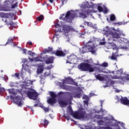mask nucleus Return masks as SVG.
Instances as JSON below:
<instances>
[{
	"instance_id": "f257e3e1",
	"label": "nucleus",
	"mask_w": 129,
	"mask_h": 129,
	"mask_svg": "<svg viewBox=\"0 0 129 129\" xmlns=\"http://www.w3.org/2000/svg\"><path fill=\"white\" fill-rule=\"evenodd\" d=\"M10 10L9 4L7 3L6 1L3 5H0V11L8 12V11H10ZM0 16H2V18H7V19L5 20V23H6L7 26H11V27H13V28L17 27V23H15L13 21H10V19H9V17H11V13L6 14L0 13Z\"/></svg>"
},
{
	"instance_id": "f03ea898",
	"label": "nucleus",
	"mask_w": 129,
	"mask_h": 129,
	"mask_svg": "<svg viewBox=\"0 0 129 129\" xmlns=\"http://www.w3.org/2000/svg\"><path fill=\"white\" fill-rule=\"evenodd\" d=\"M75 17H76V13L68 11L66 15L65 14L61 15L59 17V19L62 20L64 22H67V23H72V20Z\"/></svg>"
},
{
	"instance_id": "7ed1b4c3",
	"label": "nucleus",
	"mask_w": 129,
	"mask_h": 129,
	"mask_svg": "<svg viewBox=\"0 0 129 129\" xmlns=\"http://www.w3.org/2000/svg\"><path fill=\"white\" fill-rule=\"evenodd\" d=\"M74 118L76 119H84L87 118V113H86L85 109L81 107L78 111H75Z\"/></svg>"
},
{
	"instance_id": "20e7f679",
	"label": "nucleus",
	"mask_w": 129,
	"mask_h": 129,
	"mask_svg": "<svg viewBox=\"0 0 129 129\" xmlns=\"http://www.w3.org/2000/svg\"><path fill=\"white\" fill-rule=\"evenodd\" d=\"M97 51V49L95 48V46H91L90 45H86L84 47H82V48L80 49V52L82 53V54H84V53H87V52H90L91 54L94 55L96 54V51Z\"/></svg>"
},
{
	"instance_id": "39448f33",
	"label": "nucleus",
	"mask_w": 129,
	"mask_h": 129,
	"mask_svg": "<svg viewBox=\"0 0 129 129\" xmlns=\"http://www.w3.org/2000/svg\"><path fill=\"white\" fill-rule=\"evenodd\" d=\"M79 69L81 71H89V72H94V69L93 68L91 67V65L88 63H85V62H82L80 64V68Z\"/></svg>"
},
{
	"instance_id": "423d86ee",
	"label": "nucleus",
	"mask_w": 129,
	"mask_h": 129,
	"mask_svg": "<svg viewBox=\"0 0 129 129\" xmlns=\"http://www.w3.org/2000/svg\"><path fill=\"white\" fill-rule=\"evenodd\" d=\"M27 95L30 99H33V100H37L38 98V93L34 90L32 91H28Z\"/></svg>"
},
{
	"instance_id": "0eeeda50",
	"label": "nucleus",
	"mask_w": 129,
	"mask_h": 129,
	"mask_svg": "<svg viewBox=\"0 0 129 129\" xmlns=\"http://www.w3.org/2000/svg\"><path fill=\"white\" fill-rule=\"evenodd\" d=\"M105 34L106 35H110L112 36V38L115 39H120L121 34L118 33L116 31H112L111 30H106L105 31Z\"/></svg>"
},
{
	"instance_id": "6e6552de",
	"label": "nucleus",
	"mask_w": 129,
	"mask_h": 129,
	"mask_svg": "<svg viewBox=\"0 0 129 129\" xmlns=\"http://www.w3.org/2000/svg\"><path fill=\"white\" fill-rule=\"evenodd\" d=\"M73 99V96H71L70 98L68 99L67 102H65L62 100H60L58 101V103L61 106V107H63V106H66V105H68V104H72V100Z\"/></svg>"
},
{
	"instance_id": "1a4fd4ad",
	"label": "nucleus",
	"mask_w": 129,
	"mask_h": 129,
	"mask_svg": "<svg viewBox=\"0 0 129 129\" xmlns=\"http://www.w3.org/2000/svg\"><path fill=\"white\" fill-rule=\"evenodd\" d=\"M91 13H92V10H83L81 12L79 13V16L80 18L86 19V18H87V16L90 14H91Z\"/></svg>"
},
{
	"instance_id": "9d476101",
	"label": "nucleus",
	"mask_w": 129,
	"mask_h": 129,
	"mask_svg": "<svg viewBox=\"0 0 129 129\" xmlns=\"http://www.w3.org/2000/svg\"><path fill=\"white\" fill-rule=\"evenodd\" d=\"M11 99H12V100H14L15 99L16 100V104H18L19 106H22L23 105V103H22V99L21 98V96H17L16 97H14L12 95L10 96Z\"/></svg>"
},
{
	"instance_id": "9b49d317",
	"label": "nucleus",
	"mask_w": 129,
	"mask_h": 129,
	"mask_svg": "<svg viewBox=\"0 0 129 129\" xmlns=\"http://www.w3.org/2000/svg\"><path fill=\"white\" fill-rule=\"evenodd\" d=\"M52 54H54L56 56L58 57H64L66 55L65 53H64L63 51L59 50H57L56 51H53V52H52Z\"/></svg>"
},
{
	"instance_id": "f8f14e48",
	"label": "nucleus",
	"mask_w": 129,
	"mask_h": 129,
	"mask_svg": "<svg viewBox=\"0 0 129 129\" xmlns=\"http://www.w3.org/2000/svg\"><path fill=\"white\" fill-rule=\"evenodd\" d=\"M54 27L56 28L55 29V36H58L59 34H57V33H58V32L59 33H61V32H62V29H61V26H60V24H58V22H56V23H55Z\"/></svg>"
},
{
	"instance_id": "ddd939ff",
	"label": "nucleus",
	"mask_w": 129,
	"mask_h": 129,
	"mask_svg": "<svg viewBox=\"0 0 129 129\" xmlns=\"http://www.w3.org/2000/svg\"><path fill=\"white\" fill-rule=\"evenodd\" d=\"M47 60V56H37L34 58L35 62H45Z\"/></svg>"
},
{
	"instance_id": "4468645a",
	"label": "nucleus",
	"mask_w": 129,
	"mask_h": 129,
	"mask_svg": "<svg viewBox=\"0 0 129 129\" xmlns=\"http://www.w3.org/2000/svg\"><path fill=\"white\" fill-rule=\"evenodd\" d=\"M44 63L39 64L37 69V73L38 74L43 72L44 70Z\"/></svg>"
},
{
	"instance_id": "2eb2a0df",
	"label": "nucleus",
	"mask_w": 129,
	"mask_h": 129,
	"mask_svg": "<svg viewBox=\"0 0 129 129\" xmlns=\"http://www.w3.org/2000/svg\"><path fill=\"white\" fill-rule=\"evenodd\" d=\"M120 102L124 105H129V100L126 97L121 98Z\"/></svg>"
},
{
	"instance_id": "dca6fc26",
	"label": "nucleus",
	"mask_w": 129,
	"mask_h": 129,
	"mask_svg": "<svg viewBox=\"0 0 129 129\" xmlns=\"http://www.w3.org/2000/svg\"><path fill=\"white\" fill-rule=\"evenodd\" d=\"M109 46L111 47L113 50H116V52H118V48L116 47V44L114 42H109Z\"/></svg>"
},
{
	"instance_id": "f3484780",
	"label": "nucleus",
	"mask_w": 129,
	"mask_h": 129,
	"mask_svg": "<svg viewBox=\"0 0 129 129\" xmlns=\"http://www.w3.org/2000/svg\"><path fill=\"white\" fill-rule=\"evenodd\" d=\"M45 61L46 64H52L54 62V57H50L48 58L46 56V59L44 61Z\"/></svg>"
},
{
	"instance_id": "a211bd4d",
	"label": "nucleus",
	"mask_w": 129,
	"mask_h": 129,
	"mask_svg": "<svg viewBox=\"0 0 129 129\" xmlns=\"http://www.w3.org/2000/svg\"><path fill=\"white\" fill-rule=\"evenodd\" d=\"M74 60H75V55H70L67 57V59L66 60L67 63H70V64H71V62H72V61H73Z\"/></svg>"
},
{
	"instance_id": "6ab92c4d",
	"label": "nucleus",
	"mask_w": 129,
	"mask_h": 129,
	"mask_svg": "<svg viewBox=\"0 0 129 129\" xmlns=\"http://www.w3.org/2000/svg\"><path fill=\"white\" fill-rule=\"evenodd\" d=\"M62 30L64 33H68L71 30L70 26L69 25H64L62 26Z\"/></svg>"
},
{
	"instance_id": "aec40b11",
	"label": "nucleus",
	"mask_w": 129,
	"mask_h": 129,
	"mask_svg": "<svg viewBox=\"0 0 129 129\" xmlns=\"http://www.w3.org/2000/svg\"><path fill=\"white\" fill-rule=\"evenodd\" d=\"M68 111L69 112L70 115H72V116H74V112H73V110L72 109V107L71 105H69L68 108Z\"/></svg>"
},
{
	"instance_id": "412c9836",
	"label": "nucleus",
	"mask_w": 129,
	"mask_h": 129,
	"mask_svg": "<svg viewBox=\"0 0 129 129\" xmlns=\"http://www.w3.org/2000/svg\"><path fill=\"white\" fill-rule=\"evenodd\" d=\"M47 102L49 104H54V103H56V98H50L47 100Z\"/></svg>"
},
{
	"instance_id": "4be33fe9",
	"label": "nucleus",
	"mask_w": 129,
	"mask_h": 129,
	"mask_svg": "<svg viewBox=\"0 0 129 129\" xmlns=\"http://www.w3.org/2000/svg\"><path fill=\"white\" fill-rule=\"evenodd\" d=\"M101 75V74L95 75V78H96L97 80H99V81H104V78L102 77Z\"/></svg>"
},
{
	"instance_id": "5701e85b",
	"label": "nucleus",
	"mask_w": 129,
	"mask_h": 129,
	"mask_svg": "<svg viewBox=\"0 0 129 129\" xmlns=\"http://www.w3.org/2000/svg\"><path fill=\"white\" fill-rule=\"evenodd\" d=\"M52 52H54L53 51V48L50 47L43 51L44 54H47V53H51V54H52Z\"/></svg>"
},
{
	"instance_id": "b1692460",
	"label": "nucleus",
	"mask_w": 129,
	"mask_h": 129,
	"mask_svg": "<svg viewBox=\"0 0 129 129\" xmlns=\"http://www.w3.org/2000/svg\"><path fill=\"white\" fill-rule=\"evenodd\" d=\"M8 91L10 93V94H12L13 95L12 96H16L17 95V92H16V91L15 90V89H10L8 90Z\"/></svg>"
},
{
	"instance_id": "393cba45",
	"label": "nucleus",
	"mask_w": 129,
	"mask_h": 129,
	"mask_svg": "<svg viewBox=\"0 0 129 129\" xmlns=\"http://www.w3.org/2000/svg\"><path fill=\"white\" fill-rule=\"evenodd\" d=\"M41 124H43L44 126L48 125L49 124V121L45 119L44 121L42 120L41 121Z\"/></svg>"
},
{
	"instance_id": "a878e982",
	"label": "nucleus",
	"mask_w": 129,
	"mask_h": 129,
	"mask_svg": "<svg viewBox=\"0 0 129 129\" xmlns=\"http://www.w3.org/2000/svg\"><path fill=\"white\" fill-rule=\"evenodd\" d=\"M14 39H15V37H10L8 39V41L6 43V44L13 43V41H14Z\"/></svg>"
},
{
	"instance_id": "bb28decb",
	"label": "nucleus",
	"mask_w": 129,
	"mask_h": 129,
	"mask_svg": "<svg viewBox=\"0 0 129 129\" xmlns=\"http://www.w3.org/2000/svg\"><path fill=\"white\" fill-rule=\"evenodd\" d=\"M121 79V80H123L124 79V77H117L116 76H113L112 77V79Z\"/></svg>"
},
{
	"instance_id": "cd10ccee",
	"label": "nucleus",
	"mask_w": 129,
	"mask_h": 129,
	"mask_svg": "<svg viewBox=\"0 0 129 129\" xmlns=\"http://www.w3.org/2000/svg\"><path fill=\"white\" fill-rule=\"evenodd\" d=\"M50 95L51 98H56L57 97V95L54 92H50Z\"/></svg>"
},
{
	"instance_id": "c85d7f7f",
	"label": "nucleus",
	"mask_w": 129,
	"mask_h": 129,
	"mask_svg": "<svg viewBox=\"0 0 129 129\" xmlns=\"http://www.w3.org/2000/svg\"><path fill=\"white\" fill-rule=\"evenodd\" d=\"M115 16L114 14H111L110 16V20L111 22H113L114 21H115Z\"/></svg>"
},
{
	"instance_id": "c756f323",
	"label": "nucleus",
	"mask_w": 129,
	"mask_h": 129,
	"mask_svg": "<svg viewBox=\"0 0 129 129\" xmlns=\"http://www.w3.org/2000/svg\"><path fill=\"white\" fill-rule=\"evenodd\" d=\"M37 20H38L39 22H41V21H43V20H44V15H41L39 17H37Z\"/></svg>"
},
{
	"instance_id": "7c9ffc66",
	"label": "nucleus",
	"mask_w": 129,
	"mask_h": 129,
	"mask_svg": "<svg viewBox=\"0 0 129 129\" xmlns=\"http://www.w3.org/2000/svg\"><path fill=\"white\" fill-rule=\"evenodd\" d=\"M97 123L99 125H104L105 122L102 120H100L97 121Z\"/></svg>"
},
{
	"instance_id": "2f4dec72",
	"label": "nucleus",
	"mask_w": 129,
	"mask_h": 129,
	"mask_svg": "<svg viewBox=\"0 0 129 129\" xmlns=\"http://www.w3.org/2000/svg\"><path fill=\"white\" fill-rule=\"evenodd\" d=\"M97 10H98V12H99V13H101V12H103V8H102V7H101L100 6H98L97 7Z\"/></svg>"
},
{
	"instance_id": "473e14b6",
	"label": "nucleus",
	"mask_w": 129,
	"mask_h": 129,
	"mask_svg": "<svg viewBox=\"0 0 129 129\" xmlns=\"http://www.w3.org/2000/svg\"><path fill=\"white\" fill-rule=\"evenodd\" d=\"M74 97H75V98H80V97H81V93H78L76 94L74 96Z\"/></svg>"
},
{
	"instance_id": "72a5a7b5",
	"label": "nucleus",
	"mask_w": 129,
	"mask_h": 129,
	"mask_svg": "<svg viewBox=\"0 0 129 129\" xmlns=\"http://www.w3.org/2000/svg\"><path fill=\"white\" fill-rule=\"evenodd\" d=\"M111 60H116L117 57L114 53H112V54L111 56Z\"/></svg>"
},
{
	"instance_id": "f704fd0d",
	"label": "nucleus",
	"mask_w": 129,
	"mask_h": 129,
	"mask_svg": "<svg viewBox=\"0 0 129 129\" xmlns=\"http://www.w3.org/2000/svg\"><path fill=\"white\" fill-rule=\"evenodd\" d=\"M122 70L120 69L117 71V74H118V75H121L122 74Z\"/></svg>"
},
{
	"instance_id": "c9c22d12",
	"label": "nucleus",
	"mask_w": 129,
	"mask_h": 129,
	"mask_svg": "<svg viewBox=\"0 0 129 129\" xmlns=\"http://www.w3.org/2000/svg\"><path fill=\"white\" fill-rule=\"evenodd\" d=\"M16 77L18 79H20V73H15L14 75H13V77Z\"/></svg>"
},
{
	"instance_id": "e433bc0d",
	"label": "nucleus",
	"mask_w": 129,
	"mask_h": 129,
	"mask_svg": "<svg viewBox=\"0 0 129 129\" xmlns=\"http://www.w3.org/2000/svg\"><path fill=\"white\" fill-rule=\"evenodd\" d=\"M101 66H102V67H107V66H108V63L107 62H104L101 64Z\"/></svg>"
},
{
	"instance_id": "4c0bfd02",
	"label": "nucleus",
	"mask_w": 129,
	"mask_h": 129,
	"mask_svg": "<svg viewBox=\"0 0 129 129\" xmlns=\"http://www.w3.org/2000/svg\"><path fill=\"white\" fill-rule=\"evenodd\" d=\"M42 108L44 110L45 112H49V111L50 110L49 108H46L45 107H43Z\"/></svg>"
},
{
	"instance_id": "58836bf2",
	"label": "nucleus",
	"mask_w": 129,
	"mask_h": 129,
	"mask_svg": "<svg viewBox=\"0 0 129 129\" xmlns=\"http://www.w3.org/2000/svg\"><path fill=\"white\" fill-rule=\"evenodd\" d=\"M17 7H18V3H15V4L12 5L11 9H15Z\"/></svg>"
},
{
	"instance_id": "ea45409f",
	"label": "nucleus",
	"mask_w": 129,
	"mask_h": 129,
	"mask_svg": "<svg viewBox=\"0 0 129 129\" xmlns=\"http://www.w3.org/2000/svg\"><path fill=\"white\" fill-rule=\"evenodd\" d=\"M104 14H107L108 13V10H107V8H105L104 9H103V11Z\"/></svg>"
},
{
	"instance_id": "a19ab883",
	"label": "nucleus",
	"mask_w": 129,
	"mask_h": 129,
	"mask_svg": "<svg viewBox=\"0 0 129 129\" xmlns=\"http://www.w3.org/2000/svg\"><path fill=\"white\" fill-rule=\"evenodd\" d=\"M28 55H30V56H33L34 55V54H35V53L32 52V51L29 50L28 51Z\"/></svg>"
},
{
	"instance_id": "79ce46f5",
	"label": "nucleus",
	"mask_w": 129,
	"mask_h": 129,
	"mask_svg": "<svg viewBox=\"0 0 129 129\" xmlns=\"http://www.w3.org/2000/svg\"><path fill=\"white\" fill-rule=\"evenodd\" d=\"M61 87L62 89H67L68 88V86H66V85L62 84L61 85Z\"/></svg>"
},
{
	"instance_id": "37998d69",
	"label": "nucleus",
	"mask_w": 129,
	"mask_h": 129,
	"mask_svg": "<svg viewBox=\"0 0 129 129\" xmlns=\"http://www.w3.org/2000/svg\"><path fill=\"white\" fill-rule=\"evenodd\" d=\"M36 104H35L34 105V107H38V105H39V100H36Z\"/></svg>"
},
{
	"instance_id": "c03bdc74",
	"label": "nucleus",
	"mask_w": 129,
	"mask_h": 129,
	"mask_svg": "<svg viewBox=\"0 0 129 129\" xmlns=\"http://www.w3.org/2000/svg\"><path fill=\"white\" fill-rule=\"evenodd\" d=\"M22 62L25 64L26 63H28V59L27 58H23L22 60Z\"/></svg>"
},
{
	"instance_id": "a18cd8bd",
	"label": "nucleus",
	"mask_w": 129,
	"mask_h": 129,
	"mask_svg": "<svg viewBox=\"0 0 129 129\" xmlns=\"http://www.w3.org/2000/svg\"><path fill=\"white\" fill-rule=\"evenodd\" d=\"M64 117L67 120H70L71 117H70V116H64Z\"/></svg>"
},
{
	"instance_id": "49530a36",
	"label": "nucleus",
	"mask_w": 129,
	"mask_h": 129,
	"mask_svg": "<svg viewBox=\"0 0 129 129\" xmlns=\"http://www.w3.org/2000/svg\"><path fill=\"white\" fill-rule=\"evenodd\" d=\"M95 117H96V118H98V119H100V118H101V116L100 115H96Z\"/></svg>"
},
{
	"instance_id": "de8ad7c7",
	"label": "nucleus",
	"mask_w": 129,
	"mask_h": 129,
	"mask_svg": "<svg viewBox=\"0 0 129 129\" xmlns=\"http://www.w3.org/2000/svg\"><path fill=\"white\" fill-rule=\"evenodd\" d=\"M84 104L87 105V106H88V101L87 100L84 101Z\"/></svg>"
},
{
	"instance_id": "09e8293b",
	"label": "nucleus",
	"mask_w": 129,
	"mask_h": 129,
	"mask_svg": "<svg viewBox=\"0 0 129 129\" xmlns=\"http://www.w3.org/2000/svg\"><path fill=\"white\" fill-rule=\"evenodd\" d=\"M84 35H85V33H80V38H84V37H83V36H84Z\"/></svg>"
},
{
	"instance_id": "8fccbe9b",
	"label": "nucleus",
	"mask_w": 129,
	"mask_h": 129,
	"mask_svg": "<svg viewBox=\"0 0 129 129\" xmlns=\"http://www.w3.org/2000/svg\"><path fill=\"white\" fill-rule=\"evenodd\" d=\"M23 53L25 54V55H27V49H23Z\"/></svg>"
},
{
	"instance_id": "3c124183",
	"label": "nucleus",
	"mask_w": 129,
	"mask_h": 129,
	"mask_svg": "<svg viewBox=\"0 0 129 129\" xmlns=\"http://www.w3.org/2000/svg\"><path fill=\"white\" fill-rule=\"evenodd\" d=\"M99 72H100V73H107V72L106 71H103V70H99Z\"/></svg>"
},
{
	"instance_id": "603ef678",
	"label": "nucleus",
	"mask_w": 129,
	"mask_h": 129,
	"mask_svg": "<svg viewBox=\"0 0 129 129\" xmlns=\"http://www.w3.org/2000/svg\"><path fill=\"white\" fill-rule=\"evenodd\" d=\"M125 79L127 81H129V75H127V76L125 77Z\"/></svg>"
},
{
	"instance_id": "864d4df0",
	"label": "nucleus",
	"mask_w": 129,
	"mask_h": 129,
	"mask_svg": "<svg viewBox=\"0 0 129 129\" xmlns=\"http://www.w3.org/2000/svg\"><path fill=\"white\" fill-rule=\"evenodd\" d=\"M114 25H118L119 26H120V25H121V23H120V22L114 23Z\"/></svg>"
},
{
	"instance_id": "5fc2aeb1",
	"label": "nucleus",
	"mask_w": 129,
	"mask_h": 129,
	"mask_svg": "<svg viewBox=\"0 0 129 129\" xmlns=\"http://www.w3.org/2000/svg\"><path fill=\"white\" fill-rule=\"evenodd\" d=\"M83 99H88V96H84L83 97Z\"/></svg>"
},
{
	"instance_id": "6e6d98bb",
	"label": "nucleus",
	"mask_w": 129,
	"mask_h": 129,
	"mask_svg": "<svg viewBox=\"0 0 129 129\" xmlns=\"http://www.w3.org/2000/svg\"><path fill=\"white\" fill-rule=\"evenodd\" d=\"M29 59L31 62H33L34 60H35V59H34L33 58H29Z\"/></svg>"
},
{
	"instance_id": "4d7b16f0",
	"label": "nucleus",
	"mask_w": 129,
	"mask_h": 129,
	"mask_svg": "<svg viewBox=\"0 0 129 129\" xmlns=\"http://www.w3.org/2000/svg\"><path fill=\"white\" fill-rule=\"evenodd\" d=\"M27 44H28V45H33V43L32 42V41H28L27 42Z\"/></svg>"
},
{
	"instance_id": "13d9d810",
	"label": "nucleus",
	"mask_w": 129,
	"mask_h": 129,
	"mask_svg": "<svg viewBox=\"0 0 129 129\" xmlns=\"http://www.w3.org/2000/svg\"><path fill=\"white\" fill-rule=\"evenodd\" d=\"M61 94H64V92H58V95H61Z\"/></svg>"
},
{
	"instance_id": "bf43d9fd",
	"label": "nucleus",
	"mask_w": 129,
	"mask_h": 129,
	"mask_svg": "<svg viewBox=\"0 0 129 129\" xmlns=\"http://www.w3.org/2000/svg\"><path fill=\"white\" fill-rule=\"evenodd\" d=\"M90 43H93V41L92 40L88 41L87 44H90Z\"/></svg>"
},
{
	"instance_id": "052dcab7",
	"label": "nucleus",
	"mask_w": 129,
	"mask_h": 129,
	"mask_svg": "<svg viewBox=\"0 0 129 129\" xmlns=\"http://www.w3.org/2000/svg\"><path fill=\"white\" fill-rule=\"evenodd\" d=\"M105 44V42H100V45H104Z\"/></svg>"
},
{
	"instance_id": "680f3d73",
	"label": "nucleus",
	"mask_w": 129,
	"mask_h": 129,
	"mask_svg": "<svg viewBox=\"0 0 129 129\" xmlns=\"http://www.w3.org/2000/svg\"><path fill=\"white\" fill-rule=\"evenodd\" d=\"M4 91V88L0 87V92Z\"/></svg>"
},
{
	"instance_id": "e2e57ef3",
	"label": "nucleus",
	"mask_w": 129,
	"mask_h": 129,
	"mask_svg": "<svg viewBox=\"0 0 129 129\" xmlns=\"http://www.w3.org/2000/svg\"><path fill=\"white\" fill-rule=\"evenodd\" d=\"M85 24H87V26H89V22H85Z\"/></svg>"
},
{
	"instance_id": "0e129e2a",
	"label": "nucleus",
	"mask_w": 129,
	"mask_h": 129,
	"mask_svg": "<svg viewBox=\"0 0 129 129\" xmlns=\"http://www.w3.org/2000/svg\"><path fill=\"white\" fill-rule=\"evenodd\" d=\"M13 47H17V44L15 43H13Z\"/></svg>"
},
{
	"instance_id": "69168bd1",
	"label": "nucleus",
	"mask_w": 129,
	"mask_h": 129,
	"mask_svg": "<svg viewBox=\"0 0 129 129\" xmlns=\"http://www.w3.org/2000/svg\"><path fill=\"white\" fill-rule=\"evenodd\" d=\"M116 92H120V90H116Z\"/></svg>"
},
{
	"instance_id": "338daca9",
	"label": "nucleus",
	"mask_w": 129,
	"mask_h": 129,
	"mask_svg": "<svg viewBox=\"0 0 129 129\" xmlns=\"http://www.w3.org/2000/svg\"><path fill=\"white\" fill-rule=\"evenodd\" d=\"M70 80V78H67V80Z\"/></svg>"
},
{
	"instance_id": "774afa93",
	"label": "nucleus",
	"mask_w": 129,
	"mask_h": 129,
	"mask_svg": "<svg viewBox=\"0 0 129 129\" xmlns=\"http://www.w3.org/2000/svg\"><path fill=\"white\" fill-rule=\"evenodd\" d=\"M107 21H108V18H107Z\"/></svg>"
}]
</instances>
